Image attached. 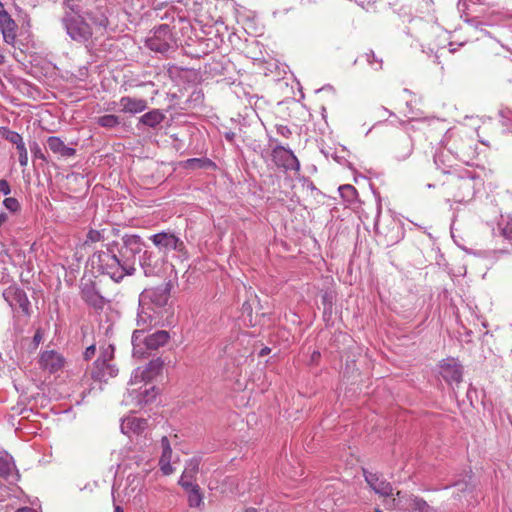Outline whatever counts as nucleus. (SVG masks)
Returning a JSON list of instances; mask_svg holds the SVG:
<instances>
[{
	"label": "nucleus",
	"instance_id": "obj_1",
	"mask_svg": "<svg viewBox=\"0 0 512 512\" xmlns=\"http://www.w3.org/2000/svg\"><path fill=\"white\" fill-rule=\"evenodd\" d=\"M145 243L137 234H124L121 241L112 240L105 244V250L93 253L92 263L101 274L120 283L126 276L136 272V256L143 251Z\"/></svg>",
	"mask_w": 512,
	"mask_h": 512
},
{
	"label": "nucleus",
	"instance_id": "obj_2",
	"mask_svg": "<svg viewBox=\"0 0 512 512\" xmlns=\"http://www.w3.org/2000/svg\"><path fill=\"white\" fill-rule=\"evenodd\" d=\"M172 287V281L169 280L162 285L146 288L140 293L137 313L139 327H149L160 322Z\"/></svg>",
	"mask_w": 512,
	"mask_h": 512
},
{
	"label": "nucleus",
	"instance_id": "obj_3",
	"mask_svg": "<svg viewBox=\"0 0 512 512\" xmlns=\"http://www.w3.org/2000/svg\"><path fill=\"white\" fill-rule=\"evenodd\" d=\"M444 145L454 159L466 165L477 156V144L471 136L451 132L445 137Z\"/></svg>",
	"mask_w": 512,
	"mask_h": 512
},
{
	"label": "nucleus",
	"instance_id": "obj_4",
	"mask_svg": "<svg viewBox=\"0 0 512 512\" xmlns=\"http://www.w3.org/2000/svg\"><path fill=\"white\" fill-rule=\"evenodd\" d=\"M447 193L455 203L471 200L475 194V177L469 170H459L447 182Z\"/></svg>",
	"mask_w": 512,
	"mask_h": 512
},
{
	"label": "nucleus",
	"instance_id": "obj_5",
	"mask_svg": "<svg viewBox=\"0 0 512 512\" xmlns=\"http://www.w3.org/2000/svg\"><path fill=\"white\" fill-rule=\"evenodd\" d=\"M61 23L66 30L67 35L75 42L84 44L89 42L93 36L91 26L86 22L84 16H73L70 12H65Z\"/></svg>",
	"mask_w": 512,
	"mask_h": 512
},
{
	"label": "nucleus",
	"instance_id": "obj_6",
	"mask_svg": "<svg viewBox=\"0 0 512 512\" xmlns=\"http://www.w3.org/2000/svg\"><path fill=\"white\" fill-rule=\"evenodd\" d=\"M146 328L147 327H142V329H137L132 334L131 340L134 355L143 354V351L139 348L141 344H144L148 350H157L164 346L170 339L169 333L165 330H157L152 334L144 336Z\"/></svg>",
	"mask_w": 512,
	"mask_h": 512
},
{
	"label": "nucleus",
	"instance_id": "obj_7",
	"mask_svg": "<svg viewBox=\"0 0 512 512\" xmlns=\"http://www.w3.org/2000/svg\"><path fill=\"white\" fill-rule=\"evenodd\" d=\"M149 239L159 251H163L165 254L173 250L178 253L180 258L187 259L189 256L184 241L173 232L161 231L151 235Z\"/></svg>",
	"mask_w": 512,
	"mask_h": 512
},
{
	"label": "nucleus",
	"instance_id": "obj_8",
	"mask_svg": "<svg viewBox=\"0 0 512 512\" xmlns=\"http://www.w3.org/2000/svg\"><path fill=\"white\" fill-rule=\"evenodd\" d=\"M175 44L169 25H160L153 34L146 39V46L154 52L165 53Z\"/></svg>",
	"mask_w": 512,
	"mask_h": 512
},
{
	"label": "nucleus",
	"instance_id": "obj_9",
	"mask_svg": "<svg viewBox=\"0 0 512 512\" xmlns=\"http://www.w3.org/2000/svg\"><path fill=\"white\" fill-rule=\"evenodd\" d=\"M273 164L285 171H294L299 173L300 162L293 151L281 144L275 145L270 153Z\"/></svg>",
	"mask_w": 512,
	"mask_h": 512
},
{
	"label": "nucleus",
	"instance_id": "obj_10",
	"mask_svg": "<svg viewBox=\"0 0 512 512\" xmlns=\"http://www.w3.org/2000/svg\"><path fill=\"white\" fill-rule=\"evenodd\" d=\"M397 498L392 500L395 509H410L411 512H431L428 503L418 496L408 495L401 491L396 493Z\"/></svg>",
	"mask_w": 512,
	"mask_h": 512
},
{
	"label": "nucleus",
	"instance_id": "obj_11",
	"mask_svg": "<svg viewBox=\"0 0 512 512\" xmlns=\"http://www.w3.org/2000/svg\"><path fill=\"white\" fill-rule=\"evenodd\" d=\"M80 295L82 300L96 311H101L107 304V300L101 295L96 287V282L88 281L81 286Z\"/></svg>",
	"mask_w": 512,
	"mask_h": 512
},
{
	"label": "nucleus",
	"instance_id": "obj_12",
	"mask_svg": "<svg viewBox=\"0 0 512 512\" xmlns=\"http://www.w3.org/2000/svg\"><path fill=\"white\" fill-rule=\"evenodd\" d=\"M440 375L449 384H459L463 378V366L453 357L443 359L440 364Z\"/></svg>",
	"mask_w": 512,
	"mask_h": 512
},
{
	"label": "nucleus",
	"instance_id": "obj_13",
	"mask_svg": "<svg viewBox=\"0 0 512 512\" xmlns=\"http://www.w3.org/2000/svg\"><path fill=\"white\" fill-rule=\"evenodd\" d=\"M3 296L11 307H18L25 316H30V301L22 288L10 286L4 291Z\"/></svg>",
	"mask_w": 512,
	"mask_h": 512
},
{
	"label": "nucleus",
	"instance_id": "obj_14",
	"mask_svg": "<svg viewBox=\"0 0 512 512\" xmlns=\"http://www.w3.org/2000/svg\"><path fill=\"white\" fill-rule=\"evenodd\" d=\"M38 363L42 370L54 374L64 368L66 359L55 350H45L41 352Z\"/></svg>",
	"mask_w": 512,
	"mask_h": 512
},
{
	"label": "nucleus",
	"instance_id": "obj_15",
	"mask_svg": "<svg viewBox=\"0 0 512 512\" xmlns=\"http://www.w3.org/2000/svg\"><path fill=\"white\" fill-rule=\"evenodd\" d=\"M140 267L147 277L158 275L164 264L163 258L151 250H144L139 259Z\"/></svg>",
	"mask_w": 512,
	"mask_h": 512
},
{
	"label": "nucleus",
	"instance_id": "obj_16",
	"mask_svg": "<svg viewBox=\"0 0 512 512\" xmlns=\"http://www.w3.org/2000/svg\"><path fill=\"white\" fill-rule=\"evenodd\" d=\"M414 149L412 138L407 135L397 137L391 146V155L397 161H404L410 157Z\"/></svg>",
	"mask_w": 512,
	"mask_h": 512
},
{
	"label": "nucleus",
	"instance_id": "obj_17",
	"mask_svg": "<svg viewBox=\"0 0 512 512\" xmlns=\"http://www.w3.org/2000/svg\"><path fill=\"white\" fill-rule=\"evenodd\" d=\"M118 368L110 362L94 361L91 368V378L94 381L107 382L110 378L116 377Z\"/></svg>",
	"mask_w": 512,
	"mask_h": 512
},
{
	"label": "nucleus",
	"instance_id": "obj_18",
	"mask_svg": "<svg viewBox=\"0 0 512 512\" xmlns=\"http://www.w3.org/2000/svg\"><path fill=\"white\" fill-rule=\"evenodd\" d=\"M363 475L368 485L377 493L382 496H388L392 494V486L389 482L382 479L377 473L369 472L363 469Z\"/></svg>",
	"mask_w": 512,
	"mask_h": 512
},
{
	"label": "nucleus",
	"instance_id": "obj_19",
	"mask_svg": "<svg viewBox=\"0 0 512 512\" xmlns=\"http://www.w3.org/2000/svg\"><path fill=\"white\" fill-rule=\"evenodd\" d=\"M16 28L17 24L10 14L4 9L0 10V29L3 35V40L7 44H13L15 42Z\"/></svg>",
	"mask_w": 512,
	"mask_h": 512
},
{
	"label": "nucleus",
	"instance_id": "obj_20",
	"mask_svg": "<svg viewBox=\"0 0 512 512\" xmlns=\"http://www.w3.org/2000/svg\"><path fill=\"white\" fill-rule=\"evenodd\" d=\"M119 104L121 106V112L133 115L141 113L148 108V102L146 99L134 98L130 96L121 97Z\"/></svg>",
	"mask_w": 512,
	"mask_h": 512
},
{
	"label": "nucleus",
	"instance_id": "obj_21",
	"mask_svg": "<svg viewBox=\"0 0 512 512\" xmlns=\"http://www.w3.org/2000/svg\"><path fill=\"white\" fill-rule=\"evenodd\" d=\"M164 367V361L161 358H155L150 360L144 369H137L135 372V378L139 376L143 381H151L155 377L161 374Z\"/></svg>",
	"mask_w": 512,
	"mask_h": 512
},
{
	"label": "nucleus",
	"instance_id": "obj_22",
	"mask_svg": "<svg viewBox=\"0 0 512 512\" xmlns=\"http://www.w3.org/2000/svg\"><path fill=\"white\" fill-rule=\"evenodd\" d=\"M450 156L452 155L447 152L444 146L443 149L435 153L434 164L436 165V168L440 170L443 174H448L451 176L454 173L458 172V170L455 168V164L450 159Z\"/></svg>",
	"mask_w": 512,
	"mask_h": 512
},
{
	"label": "nucleus",
	"instance_id": "obj_23",
	"mask_svg": "<svg viewBox=\"0 0 512 512\" xmlns=\"http://www.w3.org/2000/svg\"><path fill=\"white\" fill-rule=\"evenodd\" d=\"M148 426V422L144 418L127 417L121 423L122 433L131 436L132 434H141Z\"/></svg>",
	"mask_w": 512,
	"mask_h": 512
},
{
	"label": "nucleus",
	"instance_id": "obj_24",
	"mask_svg": "<svg viewBox=\"0 0 512 512\" xmlns=\"http://www.w3.org/2000/svg\"><path fill=\"white\" fill-rule=\"evenodd\" d=\"M199 471V460L196 458L191 459L185 465L184 471L179 479V485L184 488L192 487L195 485L193 482Z\"/></svg>",
	"mask_w": 512,
	"mask_h": 512
},
{
	"label": "nucleus",
	"instance_id": "obj_25",
	"mask_svg": "<svg viewBox=\"0 0 512 512\" xmlns=\"http://www.w3.org/2000/svg\"><path fill=\"white\" fill-rule=\"evenodd\" d=\"M47 147L51 152L63 158L72 157L76 153L74 148L66 146L65 143L57 136L48 137Z\"/></svg>",
	"mask_w": 512,
	"mask_h": 512
},
{
	"label": "nucleus",
	"instance_id": "obj_26",
	"mask_svg": "<svg viewBox=\"0 0 512 512\" xmlns=\"http://www.w3.org/2000/svg\"><path fill=\"white\" fill-rule=\"evenodd\" d=\"M84 17L89 19L95 26L103 29H106L109 25L106 10L102 7H97L95 11L86 9Z\"/></svg>",
	"mask_w": 512,
	"mask_h": 512
},
{
	"label": "nucleus",
	"instance_id": "obj_27",
	"mask_svg": "<svg viewBox=\"0 0 512 512\" xmlns=\"http://www.w3.org/2000/svg\"><path fill=\"white\" fill-rule=\"evenodd\" d=\"M165 119V115L163 112H161L159 109H152L148 111L147 113L143 114L139 118V124L138 125H144L149 128H156L158 125H160Z\"/></svg>",
	"mask_w": 512,
	"mask_h": 512
},
{
	"label": "nucleus",
	"instance_id": "obj_28",
	"mask_svg": "<svg viewBox=\"0 0 512 512\" xmlns=\"http://www.w3.org/2000/svg\"><path fill=\"white\" fill-rule=\"evenodd\" d=\"M216 164L209 158H190L183 162V167L186 169H209L215 168Z\"/></svg>",
	"mask_w": 512,
	"mask_h": 512
},
{
	"label": "nucleus",
	"instance_id": "obj_29",
	"mask_svg": "<svg viewBox=\"0 0 512 512\" xmlns=\"http://www.w3.org/2000/svg\"><path fill=\"white\" fill-rule=\"evenodd\" d=\"M184 490L188 493V503L190 507H199L203 503V494L198 484L184 488Z\"/></svg>",
	"mask_w": 512,
	"mask_h": 512
},
{
	"label": "nucleus",
	"instance_id": "obj_30",
	"mask_svg": "<svg viewBox=\"0 0 512 512\" xmlns=\"http://www.w3.org/2000/svg\"><path fill=\"white\" fill-rule=\"evenodd\" d=\"M341 198L348 204H353L358 198V191L353 185L345 184L338 188Z\"/></svg>",
	"mask_w": 512,
	"mask_h": 512
},
{
	"label": "nucleus",
	"instance_id": "obj_31",
	"mask_svg": "<svg viewBox=\"0 0 512 512\" xmlns=\"http://www.w3.org/2000/svg\"><path fill=\"white\" fill-rule=\"evenodd\" d=\"M65 12H70L73 16H84L86 9L83 0H64Z\"/></svg>",
	"mask_w": 512,
	"mask_h": 512
},
{
	"label": "nucleus",
	"instance_id": "obj_32",
	"mask_svg": "<svg viewBox=\"0 0 512 512\" xmlns=\"http://www.w3.org/2000/svg\"><path fill=\"white\" fill-rule=\"evenodd\" d=\"M107 239L108 237L106 236V229H90L86 234L83 246H90L93 243L105 241Z\"/></svg>",
	"mask_w": 512,
	"mask_h": 512
},
{
	"label": "nucleus",
	"instance_id": "obj_33",
	"mask_svg": "<svg viewBox=\"0 0 512 512\" xmlns=\"http://www.w3.org/2000/svg\"><path fill=\"white\" fill-rule=\"evenodd\" d=\"M172 449L162 450L161 457L159 459L160 470L164 475H170L174 469L171 465Z\"/></svg>",
	"mask_w": 512,
	"mask_h": 512
},
{
	"label": "nucleus",
	"instance_id": "obj_34",
	"mask_svg": "<svg viewBox=\"0 0 512 512\" xmlns=\"http://www.w3.org/2000/svg\"><path fill=\"white\" fill-rule=\"evenodd\" d=\"M15 470L12 459L0 456V477L8 480Z\"/></svg>",
	"mask_w": 512,
	"mask_h": 512
},
{
	"label": "nucleus",
	"instance_id": "obj_35",
	"mask_svg": "<svg viewBox=\"0 0 512 512\" xmlns=\"http://www.w3.org/2000/svg\"><path fill=\"white\" fill-rule=\"evenodd\" d=\"M97 124L103 128H115L120 124V118L114 114H106L97 118Z\"/></svg>",
	"mask_w": 512,
	"mask_h": 512
},
{
	"label": "nucleus",
	"instance_id": "obj_36",
	"mask_svg": "<svg viewBox=\"0 0 512 512\" xmlns=\"http://www.w3.org/2000/svg\"><path fill=\"white\" fill-rule=\"evenodd\" d=\"M3 206L6 210H8L11 214H19L21 212L22 206L18 199L14 197H7L2 202Z\"/></svg>",
	"mask_w": 512,
	"mask_h": 512
},
{
	"label": "nucleus",
	"instance_id": "obj_37",
	"mask_svg": "<svg viewBox=\"0 0 512 512\" xmlns=\"http://www.w3.org/2000/svg\"><path fill=\"white\" fill-rule=\"evenodd\" d=\"M114 352H115V347L112 344H109L106 347H102L101 351H100V355L95 361L111 363V361L114 358Z\"/></svg>",
	"mask_w": 512,
	"mask_h": 512
},
{
	"label": "nucleus",
	"instance_id": "obj_38",
	"mask_svg": "<svg viewBox=\"0 0 512 512\" xmlns=\"http://www.w3.org/2000/svg\"><path fill=\"white\" fill-rule=\"evenodd\" d=\"M1 134L4 139H6L7 141H9L10 143H12L14 145L23 141L22 136L18 132L12 131L6 127L2 128Z\"/></svg>",
	"mask_w": 512,
	"mask_h": 512
},
{
	"label": "nucleus",
	"instance_id": "obj_39",
	"mask_svg": "<svg viewBox=\"0 0 512 512\" xmlns=\"http://www.w3.org/2000/svg\"><path fill=\"white\" fill-rule=\"evenodd\" d=\"M30 151L35 158L41 159L44 162H48L45 154L43 153L41 147L37 142H33L30 144Z\"/></svg>",
	"mask_w": 512,
	"mask_h": 512
},
{
	"label": "nucleus",
	"instance_id": "obj_40",
	"mask_svg": "<svg viewBox=\"0 0 512 512\" xmlns=\"http://www.w3.org/2000/svg\"><path fill=\"white\" fill-rule=\"evenodd\" d=\"M275 129H276V132L278 135H280L286 139H289L292 135V131L287 125L276 124Z\"/></svg>",
	"mask_w": 512,
	"mask_h": 512
},
{
	"label": "nucleus",
	"instance_id": "obj_41",
	"mask_svg": "<svg viewBox=\"0 0 512 512\" xmlns=\"http://www.w3.org/2000/svg\"><path fill=\"white\" fill-rule=\"evenodd\" d=\"M96 351H97V349H96V345L94 343L87 346L82 354L83 360L90 361L96 355Z\"/></svg>",
	"mask_w": 512,
	"mask_h": 512
},
{
	"label": "nucleus",
	"instance_id": "obj_42",
	"mask_svg": "<svg viewBox=\"0 0 512 512\" xmlns=\"http://www.w3.org/2000/svg\"><path fill=\"white\" fill-rule=\"evenodd\" d=\"M204 94L201 90H194L190 96V101L202 103Z\"/></svg>",
	"mask_w": 512,
	"mask_h": 512
},
{
	"label": "nucleus",
	"instance_id": "obj_43",
	"mask_svg": "<svg viewBox=\"0 0 512 512\" xmlns=\"http://www.w3.org/2000/svg\"><path fill=\"white\" fill-rule=\"evenodd\" d=\"M0 192L4 195H8L11 193V187L7 180L1 179L0 180Z\"/></svg>",
	"mask_w": 512,
	"mask_h": 512
},
{
	"label": "nucleus",
	"instance_id": "obj_44",
	"mask_svg": "<svg viewBox=\"0 0 512 512\" xmlns=\"http://www.w3.org/2000/svg\"><path fill=\"white\" fill-rule=\"evenodd\" d=\"M365 58L370 65H373L375 62L379 63V67H381V62L377 60L375 53L371 50L365 54Z\"/></svg>",
	"mask_w": 512,
	"mask_h": 512
},
{
	"label": "nucleus",
	"instance_id": "obj_45",
	"mask_svg": "<svg viewBox=\"0 0 512 512\" xmlns=\"http://www.w3.org/2000/svg\"><path fill=\"white\" fill-rule=\"evenodd\" d=\"M242 314H246L247 316H251L252 315V306L251 304L249 303V301H245L243 304H242Z\"/></svg>",
	"mask_w": 512,
	"mask_h": 512
},
{
	"label": "nucleus",
	"instance_id": "obj_46",
	"mask_svg": "<svg viewBox=\"0 0 512 512\" xmlns=\"http://www.w3.org/2000/svg\"><path fill=\"white\" fill-rule=\"evenodd\" d=\"M236 133L233 131H226L224 132V138L226 141H228L230 144H234L235 142Z\"/></svg>",
	"mask_w": 512,
	"mask_h": 512
},
{
	"label": "nucleus",
	"instance_id": "obj_47",
	"mask_svg": "<svg viewBox=\"0 0 512 512\" xmlns=\"http://www.w3.org/2000/svg\"><path fill=\"white\" fill-rule=\"evenodd\" d=\"M161 447H162V450L172 449L171 445H170V441H169V439L166 436H163L161 438Z\"/></svg>",
	"mask_w": 512,
	"mask_h": 512
},
{
	"label": "nucleus",
	"instance_id": "obj_48",
	"mask_svg": "<svg viewBox=\"0 0 512 512\" xmlns=\"http://www.w3.org/2000/svg\"><path fill=\"white\" fill-rule=\"evenodd\" d=\"M19 163L22 167L27 166L28 164V153L19 154Z\"/></svg>",
	"mask_w": 512,
	"mask_h": 512
},
{
	"label": "nucleus",
	"instance_id": "obj_49",
	"mask_svg": "<svg viewBox=\"0 0 512 512\" xmlns=\"http://www.w3.org/2000/svg\"><path fill=\"white\" fill-rule=\"evenodd\" d=\"M502 232L507 239L512 240V226L507 225Z\"/></svg>",
	"mask_w": 512,
	"mask_h": 512
},
{
	"label": "nucleus",
	"instance_id": "obj_50",
	"mask_svg": "<svg viewBox=\"0 0 512 512\" xmlns=\"http://www.w3.org/2000/svg\"><path fill=\"white\" fill-rule=\"evenodd\" d=\"M15 146H16V149L18 151V154L28 153L27 149H26V146H25V143L23 141H21L20 143H17Z\"/></svg>",
	"mask_w": 512,
	"mask_h": 512
},
{
	"label": "nucleus",
	"instance_id": "obj_51",
	"mask_svg": "<svg viewBox=\"0 0 512 512\" xmlns=\"http://www.w3.org/2000/svg\"><path fill=\"white\" fill-rule=\"evenodd\" d=\"M16 512H37V511L31 507H22V508H19Z\"/></svg>",
	"mask_w": 512,
	"mask_h": 512
},
{
	"label": "nucleus",
	"instance_id": "obj_52",
	"mask_svg": "<svg viewBox=\"0 0 512 512\" xmlns=\"http://www.w3.org/2000/svg\"><path fill=\"white\" fill-rule=\"evenodd\" d=\"M270 348L269 347H264L263 349H261L260 353H259V356H265L267 354L270 353Z\"/></svg>",
	"mask_w": 512,
	"mask_h": 512
},
{
	"label": "nucleus",
	"instance_id": "obj_53",
	"mask_svg": "<svg viewBox=\"0 0 512 512\" xmlns=\"http://www.w3.org/2000/svg\"><path fill=\"white\" fill-rule=\"evenodd\" d=\"M307 187H308L311 191H317V188H316V186L314 185V183H313L312 181H308Z\"/></svg>",
	"mask_w": 512,
	"mask_h": 512
},
{
	"label": "nucleus",
	"instance_id": "obj_54",
	"mask_svg": "<svg viewBox=\"0 0 512 512\" xmlns=\"http://www.w3.org/2000/svg\"><path fill=\"white\" fill-rule=\"evenodd\" d=\"M114 512H124L123 508L119 505H114Z\"/></svg>",
	"mask_w": 512,
	"mask_h": 512
},
{
	"label": "nucleus",
	"instance_id": "obj_55",
	"mask_svg": "<svg viewBox=\"0 0 512 512\" xmlns=\"http://www.w3.org/2000/svg\"><path fill=\"white\" fill-rule=\"evenodd\" d=\"M5 56L0 52V65L4 64Z\"/></svg>",
	"mask_w": 512,
	"mask_h": 512
},
{
	"label": "nucleus",
	"instance_id": "obj_56",
	"mask_svg": "<svg viewBox=\"0 0 512 512\" xmlns=\"http://www.w3.org/2000/svg\"><path fill=\"white\" fill-rule=\"evenodd\" d=\"M111 232L114 236H119V229L113 228Z\"/></svg>",
	"mask_w": 512,
	"mask_h": 512
},
{
	"label": "nucleus",
	"instance_id": "obj_57",
	"mask_svg": "<svg viewBox=\"0 0 512 512\" xmlns=\"http://www.w3.org/2000/svg\"><path fill=\"white\" fill-rule=\"evenodd\" d=\"M244 512H258V511H257V509L251 507V508L245 509Z\"/></svg>",
	"mask_w": 512,
	"mask_h": 512
},
{
	"label": "nucleus",
	"instance_id": "obj_58",
	"mask_svg": "<svg viewBox=\"0 0 512 512\" xmlns=\"http://www.w3.org/2000/svg\"><path fill=\"white\" fill-rule=\"evenodd\" d=\"M39 340H40V335H39V333H36L34 336V341L38 342Z\"/></svg>",
	"mask_w": 512,
	"mask_h": 512
},
{
	"label": "nucleus",
	"instance_id": "obj_59",
	"mask_svg": "<svg viewBox=\"0 0 512 512\" xmlns=\"http://www.w3.org/2000/svg\"><path fill=\"white\" fill-rule=\"evenodd\" d=\"M269 141H270V142H277V140H276V139H274V138H272V137H269Z\"/></svg>",
	"mask_w": 512,
	"mask_h": 512
},
{
	"label": "nucleus",
	"instance_id": "obj_60",
	"mask_svg": "<svg viewBox=\"0 0 512 512\" xmlns=\"http://www.w3.org/2000/svg\"><path fill=\"white\" fill-rule=\"evenodd\" d=\"M499 114H500V116H501V117H504V110H501V111L499 112Z\"/></svg>",
	"mask_w": 512,
	"mask_h": 512
},
{
	"label": "nucleus",
	"instance_id": "obj_61",
	"mask_svg": "<svg viewBox=\"0 0 512 512\" xmlns=\"http://www.w3.org/2000/svg\"><path fill=\"white\" fill-rule=\"evenodd\" d=\"M24 84L27 86H31V84L28 81H25Z\"/></svg>",
	"mask_w": 512,
	"mask_h": 512
},
{
	"label": "nucleus",
	"instance_id": "obj_62",
	"mask_svg": "<svg viewBox=\"0 0 512 512\" xmlns=\"http://www.w3.org/2000/svg\"><path fill=\"white\" fill-rule=\"evenodd\" d=\"M328 508H331L329 504H325V510H327Z\"/></svg>",
	"mask_w": 512,
	"mask_h": 512
},
{
	"label": "nucleus",
	"instance_id": "obj_63",
	"mask_svg": "<svg viewBox=\"0 0 512 512\" xmlns=\"http://www.w3.org/2000/svg\"><path fill=\"white\" fill-rule=\"evenodd\" d=\"M375 512H383V511L381 509H379V508H376Z\"/></svg>",
	"mask_w": 512,
	"mask_h": 512
}]
</instances>
